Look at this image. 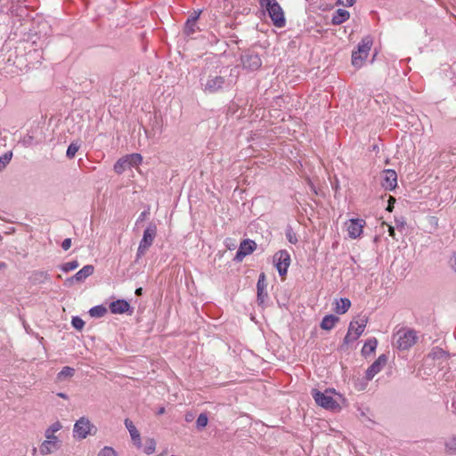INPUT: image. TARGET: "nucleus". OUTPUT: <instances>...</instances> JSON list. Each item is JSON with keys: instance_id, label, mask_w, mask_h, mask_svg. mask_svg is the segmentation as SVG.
<instances>
[{"instance_id": "f257e3e1", "label": "nucleus", "mask_w": 456, "mask_h": 456, "mask_svg": "<svg viewBox=\"0 0 456 456\" xmlns=\"http://www.w3.org/2000/svg\"><path fill=\"white\" fill-rule=\"evenodd\" d=\"M227 69L221 68L217 69L204 68L201 77L200 85L203 90L209 94H216L223 90L226 86H230L232 81L227 78Z\"/></svg>"}, {"instance_id": "f03ea898", "label": "nucleus", "mask_w": 456, "mask_h": 456, "mask_svg": "<svg viewBox=\"0 0 456 456\" xmlns=\"http://www.w3.org/2000/svg\"><path fill=\"white\" fill-rule=\"evenodd\" d=\"M259 5L268 13L274 27L279 28L285 27V14L277 0H259Z\"/></svg>"}, {"instance_id": "7ed1b4c3", "label": "nucleus", "mask_w": 456, "mask_h": 456, "mask_svg": "<svg viewBox=\"0 0 456 456\" xmlns=\"http://www.w3.org/2000/svg\"><path fill=\"white\" fill-rule=\"evenodd\" d=\"M373 40L370 36L364 37L357 45V50L352 53V64L356 68L362 65L363 61L368 57L372 46Z\"/></svg>"}, {"instance_id": "20e7f679", "label": "nucleus", "mask_w": 456, "mask_h": 456, "mask_svg": "<svg viewBox=\"0 0 456 456\" xmlns=\"http://www.w3.org/2000/svg\"><path fill=\"white\" fill-rule=\"evenodd\" d=\"M367 323L368 317L365 315L360 317L359 320L354 319L351 321L348 326L347 333L344 338V344L348 345L356 341L363 333Z\"/></svg>"}, {"instance_id": "39448f33", "label": "nucleus", "mask_w": 456, "mask_h": 456, "mask_svg": "<svg viewBox=\"0 0 456 456\" xmlns=\"http://www.w3.org/2000/svg\"><path fill=\"white\" fill-rule=\"evenodd\" d=\"M157 236V225L151 223L143 232L142 239L140 241L136 253V260L145 255L149 248L152 245Z\"/></svg>"}, {"instance_id": "423d86ee", "label": "nucleus", "mask_w": 456, "mask_h": 456, "mask_svg": "<svg viewBox=\"0 0 456 456\" xmlns=\"http://www.w3.org/2000/svg\"><path fill=\"white\" fill-rule=\"evenodd\" d=\"M397 348L399 350H408L417 342V333L412 329H402L397 331Z\"/></svg>"}, {"instance_id": "0eeeda50", "label": "nucleus", "mask_w": 456, "mask_h": 456, "mask_svg": "<svg viewBox=\"0 0 456 456\" xmlns=\"http://www.w3.org/2000/svg\"><path fill=\"white\" fill-rule=\"evenodd\" d=\"M142 161V157L139 153H132L119 159L114 165V171L117 174H122L126 169L136 167Z\"/></svg>"}, {"instance_id": "6e6552de", "label": "nucleus", "mask_w": 456, "mask_h": 456, "mask_svg": "<svg viewBox=\"0 0 456 456\" xmlns=\"http://www.w3.org/2000/svg\"><path fill=\"white\" fill-rule=\"evenodd\" d=\"M312 395L315 403L321 407L331 411L340 409L338 403L331 395H328V391L322 393L317 389H313Z\"/></svg>"}, {"instance_id": "1a4fd4ad", "label": "nucleus", "mask_w": 456, "mask_h": 456, "mask_svg": "<svg viewBox=\"0 0 456 456\" xmlns=\"http://www.w3.org/2000/svg\"><path fill=\"white\" fill-rule=\"evenodd\" d=\"M243 69L249 71L257 70L262 66V61L258 53L252 50H245L240 55Z\"/></svg>"}, {"instance_id": "9d476101", "label": "nucleus", "mask_w": 456, "mask_h": 456, "mask_svg": "<svg viewBox=\"0 0 456 456\" xmlns=\"http://www.w3.org/2000/svg\"><path fill=\"white\" fill-rule=\"evenodd\" d=\"M58 429H47L45 433L46 440L40 445L42 454H50L56 452L61 447V440L54 436V432Z\"/></svg>"}, {"instance_id": "9b49d317", "label": "nucleus", "mask_w": 456, "mask_h": 456, "mask_svg": "<svg viewBox=\"0 0 456 456\" xmlns=\"http://www.w3.org/2000/svg\"><path fill=\"white\" fill-rule=\"evenodd\" d=\"M273 264L281 277L287 274L288 268L290 265V255L285 250H279L273 256Z\"/></svg>"}, {"instance_id": "f8f14e48", "label": "nucleus", "mask_w": 456, "mask_h": 456, "mask_svg": "<svg viewBox=\"0 0 456 456\" xmlns=\"http://www.w3.org/2000/svg\"><path fill=\"white\" fill-rule=\"evenodd\" d=\"M256 248V244L254 240L249 239L243 240L239 247L234 256V261L241 262L245 256L253 253Z\"/></svg>"}, {"instance_id": "ddd939ff", "label": "nucleus", "mask_w": 456, "mask_h": 456, "mask_svg": "<svg viewBox=\"0 0 456 456\" xmlns=\"http://www.w3.org/2000/svg\"><path fill=\"white\" fill-rule=\"evenodd\" d=\"M381 185L386 191H393L397 186L396 172L393 169L384 170Z\"/></svg>"}, {"instance_id": "4468645a", "label": "nucleus", "mask_w": 456, "mask_h": 456, "mask_svg": "<svg viewBox=\"0 0 456 456\" xmlns=\"http://www.w3.org/2000/svg\"><path fill=\"white\" fill-rule=\"evenodd\" d=\"M267 282L265 273H261L258 277V281L256 283V290H257V304L258 305H264L265 299L268 297L267 293Z\"/></svg>"}, {"instance_id": "2eb2a0df", "label": "nucleus", "mask_w": 456, "mask_h": 456, "mask_svg": "<svg viewBox=\"0 0 456 456\" xmlns=\"http://www.w3.org/2000/svg\"><path fill=\"white\" fill-rule=\"evenodd\" d=\"M450 354L448 352L443 350L439 347H434L432 348L431 352L427 355L425 361L428 362L430 360L432 361H438V367L443 368L442 364L444 362L447 363L449 360Z\"/></svg>"}, {"instance_id": "dca6fc26", "label": "nucleus", "mask_w": 456, "mask_h": 456, "mask_svg": "<svg viewBox=\"0 0 456 456\" xmlns=\"http://www.w3.org/2000/svg\"><path fill=\"white\" fill-rule=\"evenodd\" d=\"M387 358L385 354H381L379 358L367 369L365 378L367 380H371L374 376L379 373L381 369L386 365Z\"/></svg>"}, {"instance_id": "f3484780", "label": "nucleus", "mask_w": 456, "mask_h": 456, "mask_svg": "<svg viewBox=\"0 0 456 456\" xmlns=\"http://www.w3.org/2000/svg\"><path fill=\"white\" fill-rule=\"evenodd\" d=\"M365 225V221L360 218H352L349 220L347 226L348 235L352 239H356L361 236L362 229Z\"/></svg>"}, {"instance_id": "a211bd4d", "label": "nucleus", "mask_w": 456, "mask_h": 456, "mask_svg": "<svg viewBox=\"0 0 456 456\" xmlns=\"http://www.w3.org/2000/svg\"><path fill=\"white\" fill-rule=\"evenodd\" d=\"M110 310L114 314H122L125 313L133 314V308H131L129 303L125 299H118L112 301L110 305Z\"/></svg>"}, {"instance_id": "6ab92c4d", "label": "nucleus", "mask_w": 456, "mask_h": 456, "mask_svg": "<svg viewBox=\"0 0 456 456\" xmlns=\"http://www.w3.org/2000/svg\"><path fill=\"white\" fill-rule=\"evenodd\" d=\"M94 272V267L92 265H85L81 270H79L75 275L74 278L76 282L81 283L84 282L86 278L91 276Z\"/></svg>"}, {"instance_id": "aec40b11", "label": "nucleus", "mask_w": 456, "mask_h": 456, "mask_svg": "<svg viewBox=\"0 0 456 456\" xmlns=\"http://www.w3.org/2000/svg\"><path fill=\"white\" fill-rule=\"evenodd\" d=\"M349 12L344 9H338L331 20L333 25H340L349 19Z\"/></svg>"}, {"instance_id": "412c9836", "label": "nucleus", "mask_w": 456, "mask_h": 456, "mask_svg": "<svg viewBox=\"0 0 456 456\" xmlns=\"http://www.w3.org/2000/svg\"><path fill=\"white\" fill-rule=\"evenodd\" d=\"M339 321V318L333 314L325 315L321 322V328L325 330H330L335 324Z\"/></svg>"}, {"instance_id": "4be33fe9", "label": "nucleus", "mask_w": 456, "mask_h": 456, "mask_svg": "<svg viewBox=\"0 0 456 456\" xmlns=\"http://www.w3.org/2000/svg\"><path fill=\"white\" fill-rule=\"evenodd\" d=\"M351 306V301L348 298H340L336 302L335 312L338 314H346Z\"/></svg>"}, {"instance_id": "5701e85b", "label": "nucleus", "mask_w": 456, "mask_h": 456, "mask_svg": "<svg viewBox=\"0 0 456 456\" xmlns=\"http://www.w3.org/2000/svg\"><path fill=\"white\" fill-rule=\"evenodd\" d=\"M50 275L45 271H35L29 277V280L34 284L43 283L49 280Z\"/></svg>"}, {"instance_id": "b1692460", "label": "nucleus", "mask_w": 456, "mask_h": 456, "mask_svg": "<svg viewBox=\"0 0 456 456\" xmlns=\"http://www.w3.org/2000/svg\"><path fill=\"white\" fill-rule=\"evenodd\" d=\"M377 345H378V341L375 338L368 339L362 346V354L368 355V354H370L371 353H373L377 347Z\"/></svg>"}, {"instance_id": "393cba45", "label": "nucleus", "mask_w": 456, "mask_h": 456, "mask_svg": "<svg viewBox=\"0 0 456 456\" xmlns=\"http://www.w3.org/2000/svg\"><path fill=\"white\" fill-rule=\"evenodd\" d=\"M143 452L147 455H151L155 452L156 449V442L153 438H146L144 444H142Z\"/></svg>"}, {"instance_id": "a878e982", "label": "nucleus", "mask_w": 456, "mask_h": 456, "mask_svg": "<svg viewBox=\"0 0 456 456\" xmlns=\"http://www.w3.org/2000/svg\"><path fill=\"white\" fill-rule=\"evenodd\" d=\"M199 28L197 27V22L191 21V20L187 19L184 27H183V33L186 36H191L194 34Z\"/></svg>"}, {"instance_id": "bb28decb", "label": "nucleus", "mask_w": 456, "mask_h": 456, "mask_svg": "<svg viewBox=\"0 0 456 456\" xmlns=\"http://www.w3.org/2000/svg\"><path fill=\"white\" fill-rule=\"evenodd\" d=\"M445 450L448 454H455L456 453V436L449 437L445 441Z\"/></svg>"}, {"instance_id": "cd10ccee", "label": "nucleus", "mask_w": 456, "mask_h": 456, "mask_svg": "<svg viewBox=\"0 0 456 456\" xmlns=\"http://www.w3.org/2000/svg\"><path fill=\"white\" fill-rule=\"evenodd\" d=\"M130 432L131 439L133 444L136 446V448L141 449L142 447V443L141 439V436L138 429H128Z\"/></svg>"}, {"instance_id": "c85d7f7f", "label": "nucleus", "mask_w": 456, "mask_h": 456, "mask_svg": "<svg viewBox=\"0 0 456 456\" xmlns=\"http://www.w3.org/2000/svg\"><path fill=\"white\" fill-rule=\"evenodd\" d=\"M75 374V370L69 366H65L58 373V379L63 380L67 378H71Z\"/></svg>"}, {"instance_id": "c756f323", "label": "nucleus", "mask_w": 456, "mask_h": 456, "mask_svg": "<svg viewBox=\"0 0 456 456\" xmlns=\"http://www.w3.org/2000/svg\"><path fill=\"white\" fill-rule=\"evenodd\" d=\"M107 313V309L103 305H96L89 310V314L92 317L100 318Z\"/></svg>"}, {"instance_id": "7c9ffc66", "label": "nucleus", "mask_w": 456, "mask_h": 456, "mask_svg": "<svg viewBox=\"0 0 456 456\" xmlns=\"http://www.w3.org/2000/svg\"><path fill=\"white\" fill-rule=\"evenodd\" d=\"M78 265H79L78 261L77 260H73V261L62 264L60 266V269L62 272H64V273H69L70 271H73V270L77 269L78 267Z\"/></svg>"}, {"instance_id": "2f4dec72", "label": "nucleus", "mask_w": 456, "mask_h": 456, "mask_svg": "<svg viewBox=\"0 0 456 456\" xmlns=\"http://www.w3.org/2000/svg\"><path fill=\"white\" fill-rule=\"evenodd\" d=\"M79 148H80L79 143L71 142L67 149L66 156L69 159H73L75 157L76 153L78 151Z\"/></svg>"}, {"instance_id": "473e14b6", "label": "nucleus", "mask_w": 456, "mask_h": 456, "mask_svg": "<svg viewBox=\"0 0 456 456\" xmlns=\"http://www.w3.org/2000/svg\"><path fill=\"white\" fill-rule=\"evenodd\" d=\"M208 416L206 412L200 413L197 419H196V425L197 428H205L208 425Z\"/></svg>"}, {"instance_id": "72a5a7b5", "label": "nucleus", "mask_w": 456, "mask_h": 456, "mask_svg": "<svg viewBox=\"0 0 456 456\" xmlns=\"http://www.w3.org/2000/svg\"><path fill=\"white\" fill-rule=\"evenodd\" d=\"M88 435H93L91 433V429H74L73 436L76 439L82 440L86 438Z\"/></svg>"}, {"instance_id": "f704fd0d", "label": "nucleus", "mask_w": 456, "mask_h": 456, "mask_svg": "<svg viewBox=\"0 0 456 456\" xmlns=\"http://www.w3.org/2000/svg\"><path fill=\"white\" fill-rule=\"evenodd\" d=\"M12 157V152L8 151L5 152L3 156L0 157V171L3 170L6 165L10 162Z\"/></svg>"}, {"instance_id": "c9c22d12", "label": "nucleus", "mask_w": 456, "mask_h": 456, "mask_svg": "<svg viewBox=\"0 0 456 456\" xmlns=\"http://www.w3.org/2000/svg\"><path fill=\"white\" fill-rule=\"evenodd\" d=\"M73 428H94V426L91 425L90 420L87 418L81 417L75 422Z\"/></svg>"}, {"instance_id": "e433bc0d", "label": "nucleus", "mask_w": 456, "mask_h": 456, "mask_svg": "<svg viewBox=\"0 0 456 456\" xmlns=\"http://www.w3.org/2000/svg\"><path fill=\"white\" fill-rule=\"evenodd\" d=\"M285 235H286V238L287 240H289V243L291 244H296L297 243V235L296 233L293 232L292 228L291 227H288L285 231Z\"/></svg>"}, {"instance_id": "4c0bfd02", "label": "nucleus", "mask_w": 456, "mask_h": 456, "mask_svg": "<svg viewBox=\"0 0 456 456\" xmlns=\"http://www.w3.org/2000/svg\"><path fill=\"white\" fill-rule=\"evenodd\" d=\"M98 456H118L117 452L110 446H104L98 453Z\"/></svg>"}, {"instance_id": "58836bf2", "label": "nucleus", "mask_w": 456, "mask_h": 456, "mask_svg": "<svg viewBox=\"0 0 456 456\" xmlns=\"http://www.w3.org/2000/svg\"><path fill=\"white\" fill-rule=\"evenodd\" d=\"M71 324L74 329L81 330L85 326V322L78 316H75L71 320Z\"/></svg>"}, {"instance_id": "ea45409f", "label": "nucleus", "mask_w": 456, "mask_h": 456, "mask_svg": "<svg viewBox=\"0 0 456 456\" xmlns=\"http://www.w3.org/2000/svg\"><path fill=\"white\" fill-rule=\"evenodd\" d=\"M25 147H30L34 144V136L30 134H26L21 142H20Z\"/></svg>"}, {"instance_id": "a19ab883", "label": "nucleus", "mask_w": 456, "mask_h": 456, "mask_svg": "<svg viewBox=\"0 0 456 456\" xmlns=\"http://www.w3.org/2000/svg\"><path fill=\"white\" fill-rule=\"evenodd\" d=\"M202 12V10L200 9H198V10H194L188 17L189 20H191V21H194V22H197V20H199L200 14Z\"/></svg>"}, {"instance_id": "79ce46f5", "label": "nucleus", "mask_w": 456, "mask_h": 456, "mask_svg": "<svg viewBox=\"0 0 456 456\" xmlns=\"http://www.w3.org/2000/svg\"><path fill=\"white\" fill-rule=\"evenodd\" d=\"M184 419L186 422L191 423L196 419V413L193 411H188L186 412Z\"/></svg>"}, {"instance_id": "37998d69", "label": "nucleus", "mask_w": 456, "mask_h": 456, "mask_svg": "<svg viewBox=\"0 0 456 456\" xmlns=\"http://www.w3.org/2000/svg\"><path fill=\"white\" fill-rule=\"evenodd\" d=\"M395 202V199L394 197H392V196H389L388 204H387V207L386 208L388 212H392L393 211Z\"/></svg>"}, {"instance_id": "c03bdc74", "label": "nucleus", "mask_w": 456, "mask_h": 456, "mask_svg": "<svg viewBox=\"0 0 456 456\" xmlns=\"http://www.w3.org/2000/svg\"><path fill=\"white\" fill-rule=\"evenodd\" d=\"M71 247V239H65L61 243V248L63 250H68Z\"/></svg>"}, {"instance_id": "a18cd8bd", "label": "nucleus", "mask_w": 456, "mask_h": 456, "mask_svg": "<svg viewBox=\"0 0 456 456\" xmlns=\"http://www.w3.org/2000/svg\"><path fill=\"white\" fill-rule=\"evenodd\" d=\"M76 282V280L74 278V275L71 276V277H69L65 280L64 281V285L67 286V287H71L74 285V283Z\"/></svg>"}, {"instance_id": "49530a36", "label": "nucleus", "mask_w": 456, "mask_h": 456, "mask_svg": "<svg viewBox=\"0 0 456 456\" xmlns=\"http://www.w3.org/2000/svg\"><path fill=\"white\" fill-rule=\"evenodd\" d=\"M354 0H338V4L346 7H350L354 4Z\"/></svg>"}, {"instance_id": "de8ad7c7", "label": "nucleus", "mask_w": 456, "mask_h": 456, "mask_svg": "<svg viewBox=\"0 0 456 456\" xmlns=\"http://www.w3.org/2000/svg\"><path fill=\"white\" fill-rule=\"evenodd\" d=\"M450 263H451L452 268L456 273V256L455 255L451 258Z\"/></svg>"}, {"instance_id": "09e8293b", "label": "nucleus", "mask_w": 456, "mask_h": 456, "mask_svg": "<svg viewBox=\"0 0 456 456\" xmlns=\"http://www.w3.org/2000/svg\"><path fill=\"white\" fill-rule=\"evenodd\" d=\"M451 408H452V413L456 414V396H454L452 398Z\"/></svg>"}, {"instance_id": "8fccbe9b", "label": "nucleus", "mask_w": 456, "mask_h": 456, "mask_svg": "<svg viewBox=\"0 0 456 456\" xmlns=\"http://www.w3.org/2000/svg\"><path fill=\"white\" fill-rule=\"evenodd\" d=\"M125 426L126 428H134L133 421L130 420L129 419H125Z\"/></svg>"}, {"instance_id": "3c124183", "label": "nucleus", "mask_w": 456, "mask_h": 456, "mask_svg": "<svg viewBox=\"0 0 456 456\" xmlns=\"http://www.w3.org/2000/svg\"><path fill=\"white\" fill-rule=\"evenodd\" d=\"M388 232H389V236L395 238V228L393 226H389Z\"/></svg>"}, {"instance_id": "603ef678", "label": "nucleus", "mask_w": 456, "mask_h": 456, "mask_svg": "<svg viewBox=\"0 0 456 456\" xmlns=\"http://www.w3.org/2000/svg\"><path fill=\"white\" fill-rule=\"evenodd\" d=\"M146 214H147L146 211L142 212L140 216H139V218H138V220H137V223L142 221L145 218Z\"/></svg>"}, {"instance_id": "864d4df0", "label": "nucleus", "mask_w": 456, "mask_h": 456, "mask_svg": "<svg viewBox=\"0 0 456 456\" xmlns=\"http://www.w3.org/2000/svg\"><path fill=\"white\" fill-rule=\"evenodd\" d=\"M134 294L138 297L142 295V288H137L134 291Z\"/></svg>"}, {"instance_id": "5fc2aeb1", "label": "nucleus", "mask_w": 456, "mask_h": 456, "mask_svg": "<svg viewBox=\"0 0 456 456\" xmlns=\"http://www.w3.org/2000/svg\"><path fill=\"white\" fill-rule=\"evenodd\" d=\"M49 428H62V426L59 421H56L53 423Z\"/></svg>"}, {"instance_id": "6e6d98bb", "label": "nucleus", "mask_w": 456, "mask_h": 456, "mask_svg": "<svg viewBox=\"0 0 456 456\" xmlns=\"http://www.w3.org/2000/svg\"><path fill=\"white\" fill-rule=\"evenodd\" d=\"M57 395H58L59 397L63 398V399H68V395H67L65 393H61H61H58V394H57Z\"/></svg>"}, {"instance_id": "4d7b16f0", "label": "nucleus", "mask_w": 456, "mask_h": 456, "mask_svg": "<svg viewBox=\"0 0 456 456\" xmlns=\"http://www.w3.org/2000/svg\"><path fill=\"white\" fill-rule=\"evenodd\" d=\"M165 412V408L164 407H161L159 409L157 414L160 415V414H163Z\"/></svg>"}, {"instance_id": "13d9d810", "label": "nucleus", "mask_w": 456, "mask_h": 456, "mask_svg": "<svg viewBox=\"0 0 456 456\" xmlns=\"http://www.w3.org/2000/svg\"><path fill=\"white\" fill-rule=\"evenodd\" d=\"M6 264L4 262H0V269L5 268Z\"/></svg>"}, {"instance_id": "bf43d9fd", "label": "nucleus", "mask_w": 456, "mask_h": 456, "mask_svg": "<svg viewBox=\"0 0 456 456\" xmlns=\"http://www.w3.org/2000/svg\"><path fill=\"white\" fill-rule=\"evenodd\" d=\"M266 428H276L275 426H266Z\"/></svg>"}]
</instances>
